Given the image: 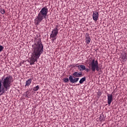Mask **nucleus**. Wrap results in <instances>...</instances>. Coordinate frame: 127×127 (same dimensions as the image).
I'll return each instance as SVG.
<instances>
[{
  "label": "nucleus",
  "mask_w": 127,
  "mask_h": 127,
  "mask_svg": "<svg viewBox=\"0 0 127 127\" xmlns=\"http://www.w3.org/2000/svg\"><path fill=\"white\" fill-rule=\"evenodd\" d=\"M32 81V80L31 78H29L26 81V85H25V87H28L30 86V84H31V82Z\"/></svg>",
  "instance_id": "9d476101"
},
{
  "label": "nucleus",
  "mask_w": 127,
  "mask_h": 127,
  "mask_svg": "<svg viewBox=\"0 0 127 127\" xmlns=\"http://www.w3.org/2000/svg\"><path fill=\"white\" fill-rule=\"evenodd\" d=\"M107 103L108 105H111L112 104V102L113 101V94H108L107 95Z\"/></svg>",
  "instance_id": "6e6552de"
},
{
  "label": "nucleus",
  "mask_w": 127,
  "mask_h": 127,
  "mask_svg": "<svg viewBox=\"0 0 127 127\" xmlns=\"http://www.w3.org/2000/svg\"><path fill=\"white\" fill-rule=\"evenodd\" d=\"M85 70L86 72H89V68H85Z\"/></svg>",
  "instance_id": "412c9836"
},
{
  "label": "nucleus",
  "mask_w": 127,
  "mask_h": 127,
  "mask_svg": "<svg viewBox=\"0 0 127 127\" xmlns=\"http://www.w3.org/2000/svg\"><path fill=\"white\" fill-rule=\"evenodd\" d=\"M75 67H77L78 69L80 68V65H79V64H77L75 65Z\"/></svg>",
  "instance_id": "6ab92c4d"
},
{
  "label": "nucleus",
  "mask_w": 127,
  "mask_h": 127,
  "mask_svg": "<svg viewBox=\"0 0 127 127\" xmlns=\"http://www.w3.org/2000/svg\"><path fill=\"white\" fill-rule=\"evenodd\" d=\"M89 66L92 72H95L96 70L97 71V72L100 71L99 63H98V61H95V59H93L92 62L89 63Z\"/></svg>",
  "instance_id": "20e7f679"
},
{
  "label": "nucleus",
  "mask_w": 127,
  "mask_h": 127,
  "mask_svg": "<svg viewBox=\"0 0 127 127\" xmlns=\"http://www.w3.org/2000/svg\"><path fill=\"white\" fill-rule=\"evenodd\" d=\"M85 40L87 44H90V42H91V38H90V36H87L86 37Z\"/></svg>",
  "instance_id": "9b49d317"
},
{
  "label": "nucleus",
  "mask_w": 127,
  "mask_h": 127,
  "mask_svg": "<svg viewBox=\"0 0 127 127\" xmlns=\"http://www.w3.org/2000/svg\"><path fill=\"white\" fill-rule=\"evenodd\" d=\"M43 52V46L40 41L32 45V55L29 58L30 65H34Z\"/></svg>",
  "instance_id": "f257e3e1"
},
{
  "label": "nucleus",
  "mask_w": 127,
  "mask_h": 127,
  "mask_svg": "<svg viewBox=\"0 0 127 127\" xmlns=\"http://www.w3.org/2000/svg\"><path fill=\"white\" fill-rule=\"evenodd\" d=\"M79 69V71H84V70H86V66L84 65H80Z\"/></svg>",
  "instance_id": "f8f14e48"
},
{
  "label": "nucleus",
  "mask_w": 127,
  "mask_h": 127,
  "mask_svg": "<svg viewBox=\"0 0 127 127\" xmlns=\"http://www.w3.org/2000/svg\"><path fill=\"white\" fill-rule=\"evenodd\" d=\"M48 13V9L47 8V7H44L42 8L36 17L35 21L36 22L37 24H39L43 19L46 18Z\"/></svg>",
  "instance_id": "7ed1b4c3"
},
{
  "label": "nucleus",
  "mask_w": 127,
  "mask_h": 127,
  "mask_svg": "<svg viewBox=\"0 0 127 127\" xmlns=\"http://www.w3.org/2000/svg\"><path fill=\"white\" fill-rule=\"evenodd\" d=\"M3 47L2 46H0V52H1L3 50Z\"/></svg>",
  "instance_id": "a211bd4d"
},
{
  "label": "nucleus",
  "mask_w": 127,
  "mask_h": 127,
  "mask_svg": "<svg viewBox=\"0 0 127 127\" xmlns=\"http://www.w3.org/2000/svg\"><path fill=\"white\" fill-rule=\"evenodd\" d=\"M123 59H127V54H124L122 56Z\"/></svg>",
  "instance_id": "dca6fc26"
},
{
  "label": "nucleus",
  "mask_w": 127,
  "mask_h": 127,
  "mask_svg": "<svg viewBox=\"0 0 127 127\" xmlns=\"http://www.w3.org/2000/svg\"><path fill=\"white\" fill-rule=\"evenodd\" d=\"M92 18L94 21H97L99 19V13L97 11L93 12Z\"/></svg>",
  "instance_id": "0eeeda50"
},
{
  "label": "nucleus",
  "mask_w": 127,
  "mask_h": 127,
  "mask_svg": "<svg viewBox=\"0 0 127 127\" xmlns=\"http://www.w3.org/2000/svg\"><path fill=\"white\" fill-rule=\"evenodd\" d=\"M39 90V85H37L33 88V91H36Z\"/></svg>",
  "instance_id": "2eb2a0df"
},
{
  "label": "nucleus",
  "mask_w": 127,
  "mask_h": 127,
  "mask_svg": "<svg viewBox=\"0 0 127 127\" xmlns=\"http://www.w3.org/2000/svg\"><path fill=\"white\" fill-rule=\"evenodd\" d=\"M85 81H86V77H82L80 80H79V83L80 84H83V83H84V82H85Z\"/></svg>",
  "instance_id": "ddd939ff"
},
{
  "label": "nucleus",
  "mask_w": 127,
  "mask_h": 127,
  "mask_svg": "<svg viewBox=\"0 0 127 127\" xmlns=\"http://www.w3.org/2000/svg\"><path fill=\"white\" fill-rule=\"evenodd\" d=\"M26 96L27 97V96L29 95V91L28 90L26 91Z\"/></svg>",
  "instance_id": "aec40b11"
},
{
  "label": "nucleus",
  "mask_w": 127,
  "mask_h": 127,
  "mask_svg": "<svg viewBox=\"0 0 127 127\" xmlns=\"http://www.w3.org/2000/svg\"><path fill=\"white\" fill-rule=\"evenodd\" d=\"M100 120L101 122H103L106 120V117H104V115H101L100 117Z\"/></svg>",
  "instance_id": "4468645a"
},
{
  "label": "nucleus",
  "mask_w": 127,
  "mask_h": 127,
  "mask_svg": "<svg viewBox=\"0 0 127 127\" xmlns=\"http://www.w3.org/2000/svg\"><path fill=\"white\" fill-rule=\"evenodd\" d=\"M72 75L74 77H75L76 78H79V77H83V73H82V72H78L76 71L73 72Z\"/></svg>",
  "instance_id": "1a4fd4ad"
},
{
  "label": "nucleus",
  "mask_w": 127,
  "mask_h": 127,
  "mask_svg": "<svg viewBox=\"0 0 127 127\" xmlns=\"http://www.w3.org/2000/svg\"><path fill=\"white\" fill-rule=\"evenodd\" d=\"M13 82V78L11 75H4L1 77L0 80V94H3L8 90H9L11 83Z\"/></svg>",
  "instance_id": "f03ea898"
},
{
  "label": "nucleus",
  "mask_w": 127,
  "mask_h": 127,
  "mask_svg": "<svg viewBox=\"0 0 127 127\" xmlns=\"http://www.w3.org/2000/svg\"><path fill=\"white\" fill-rule=\"evenodd\" d=\"M0 12L2 14H4V13H5V11H4V9H2L0 10Z\"/></svg>",
  "instance_id": "f3484780"
},
{
  "label": "nucleus",
  "mask_w": 127,
  "mask_h": 127,
  "mask_svg": "<svg viewBox=\"0 0 127 127\" xmlns=\"http://www.w3.org/2000/svg\"><path fill=\"white\" fill-rule=\"evenodd\" d=\"M69 80L70 82V83H77L78 81H79V78H73V76L69 75V79L68 78H64V81L66 83L69 82Z\"/></svg>",
  "instance_id": "423d86ee"
},
{
  "label": "nucleus",
  "mask_w": 127,
  "mask_h": 127,
  "mask_svg": "<svg viewBox=\"0 0 127 127\" xmlns=\"http://www.w3.org/2000/svg\"><path fill=\"white\" fill-rule=\"evenodd\" d=\"M58 31H59V29H58V27H56L54 29H53L50 35V37L53 41H54V40L56 39V37L58 34Z\"/></svg>",
  "instance_id": "39448f33"
}]
</instances>
